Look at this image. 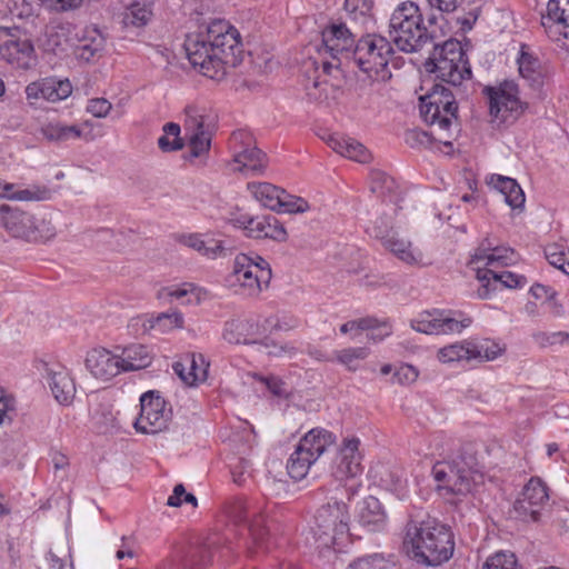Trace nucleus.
<instances>
[{
	"label": "nucleus",
	"mask_w": 569,
	"mask_h": 569,
	"mask_svg": "<svg viewBox=\"0 0 569 569\" xmlns=\"http://www.w3.org/2000/svg\"><path fill=\"white\" fill-rule=\"evenodd\" d=\"M426 71L435 73L442 83H435L430 90L419 98L420 116L423 121L433 127L438 140L451 144L445 138L451 137V129L458 120L457 96L463 80L471 78V68L460 41L448 39L441 44L433 43V50L425 62Z\"/></svg>",
	"instance_id": "f257e3e1"
},
{
	"label": "nucleus",
	"mask_w": 569,
	"mask_h": 569,
	"mask_svg": "<svg viewBox=\"0 0 569 569\" xmlns=\"http://www.w3.org/2000/svg\"><path fill=\"white\" fill-rule=\"evenodd\" d=\"M190 19L199 28L184 40L190 63L210 79H223L229 69L242 61L240 32L228 20L213 17L203 2L190 11Z\"/></svg>",
	"instance_id": "f03ea898"
},
{
	"label": "nucleus",
	"mask_w": 569,
	"mask_h": 569,
	"mask_svg": "<svg viewBox=\"0 0 569 569\" xmlns=\"http://www.w3.org/2000/svg\"><path fill=\"white\" fill-rule=\"evenodd\" d=\"M402 550L417 565L438 567L453 555V533L450 527L435 518L409 520L405 527Z\"/></svg>",
	"instance_id": "7ed1b4c3"
},
{
	"label": "nucleus",
	"mask_w": 569,
	"mask_h": 569,
	"mask_svg": "<svg viewBox=\"0 0 569 569\" xmlns=\"http://www.w3.org/2000/svg\"><path fill=\"white\" fill-rule=\"evenodd\" d=\"M432 476L439 490L457 496L473 495L485 483V473L478 460L475 443L466 442L446 459L432 467Z\"/></svg>",
	"instance_id": "20e7f679"
},
{
	"label": "nucleus",
	"mask_w": 569,
	"mask_h": 569,
	"mask_svg": "<svg viewBox=\"0 0 569 569\" xmlns=\"http://www.w3.org/2000/svg\"><path fill=\"white\" fill-rule=\"evenodd\" d=\"M345 497L336 489V495L317 509L310 528L312 541L308 542L328 562L336 558L337 551L349 538L350 513Z\"/></svg>",
	"instance_id": "39448f33"
},
{
	"label": "nucleus",
	"mask_w": 569,
	"mask_h": 569,
	"mask_svg": "<svg viewBox=\"0 0 569 569\" xmlns=\"http://www.w3.org/2000/svg\"><path fill=\"white\" fill-rule=\"evenodd\" d=\"M389 38L393 49L413 53L433 42V36L423 26V12L417 2H400L391 14Z\"/></svg>",
	"instance_id": "423d86ee"
},
{
	"label": "nucleus",
	"mask_w": 569,
	"mask_h": 569,
	"mask_svg": "<svg viewBox=\"0 0 569 569\" xmlns=\"http://www.w3.org/2000/svg\"><path fill=\"white\" fill-rule=\"evenodd\" d=\"M271 278L270 264L261 256L254 252L238 253L228 282L242 288L247 296H257L263 287H268Z\"/></svg>",
	"instance_id": "0eeeda50"
},
{
	"label": "nucleus",
	"mask_w": 569,
	"mask_h": 569,
	"mask_svg": "<svg viewBox=\"0 0 569 569\" xmlns=\"http://www.w3.org/2000/svg\"><path fill=\"white\" fill-rule=\"evenodd\" d=\"M393 53L395 49L386 37L367 34L356 42L350 60L365 73L385 77Z\"/></svg>",
	"instance_id": "6e6552de"
},
{
	"label": "nucleus",
	"mask_w": 569,
	"mask_h": 569,
	"mask_svg": "<svg viewBox=\"0 0 569 569\" xmlns=\"http://www.w3.org/2000/svg\"><path fill=\"white\" fill-rule=\"evenodd\" d=\"M482 93L489 101L490 116L500 123L515 121L529 108L519 97V86L513 80H505L495 87H485Z\"/></svg>",
	"instance_id": "1a4fd4ad"
},
{
	"label": "nucleus",
	"mask_w": 569,
	"mask_h": 569,
	"mask_svg": "<svg viewBox=\"0 0 569 569\" xmlns=\"http://www.w3.org/2000/svg\"><path fill=\"white\" fill-rule=\"evenodd\" d=\"M359 443L358 438L345 439L332 470L335 479L342 483L341 488L337 487V489L346 495L348 501L358 495L362 487L359 478L363 471L358 451Z\"/></svg>",
	"instance_id": "9d476101"
},
{
	"label": "nucleus",
	"mask_w": 569,
	"mask_h": 569,
	"mask_svg": "<svg viewBox=\"0 0 569 569\" xmlns=\"http://www.w3.org/2000/svg\"><path fill=\"white\" fill-rule=\"evenodd\" d=\"M230 150L233 154V162L238 164L234 170L262 173L267 167V154L256 147L250 132L246 130L233 131L229 140Z\"/></svg>",
	"instance_id": "9b49d317"
},
{
	"label": "nucleus",
	"mask_w": 569,
	"mask_h": 569,
	"mask_svg": "<svg viewBox=\"0 0 569 569\" xmlns=\"http://www.w3.org/2000/svg\"><path fill=\"white\" fill-rule=\"evenodd\" d=\"M171 410L166 409V401L159 391L150 390L140 397V415L134 421L138 432L154 435L168 428Z\"/></svg>",
	"instance_id": "f8f14e48"
},
{
	"label": "nucleus",
	"mask_w": 569,
	"mask_h": 569,
	"mask_svg": "<svg viewBox=\"0 0 569 569\" xmlns=\"http://www.w3.org/2000/svg\"><path fill=\"white\" fill-rule=\"evenodd\" d=\"M0 57L17 69H30L36 61L33 43L20 38L17 28L0 27Z\"/></svg>",
	"instance_id": "ddd939ff"
},
{
	"label": "nucleus",
	"mask_w": 569,
	"mask_h": 569,
	"mask_svg": "<svg viewBox=\"0 0 569 569\" xmlns=\"http://www.w3.org/2000/svg\"><path fill=\"white\" fill-rule=\"evenodd\" d=\"M229 515L236 522L243 523L249 529L252 540L259 548L263 547L269 531L260 507L243 497H238L231 502Z\"/></svg>",
	"instance_id": "4468645a"
},
{
	"label": "nucleus",
	"mask_w": 569,
	"mask_h": 569,
	"mask_svg": "<svg viewBox=\"0 0 569 569\" xmlns=\"http://www.w3.org/2000/svg\"><path fill=\"white\" fill-rule=\"evenodd\" d=\"M355 39L346 23L340 21L329 22L321 31V54H329L331 59L339 60L341 58L350 60Z\"/></svg>",
	"instance_id": "2eb2a0df"
},
{
	"label": "nucleus",
	"mask_w": 569,
	"mask_h": 569,
	"mask_svg": "<svg viewBox=\"0 0 569 569\" xmlns=\"http://www.w3.org/2000/svg\"><path fill=\"white\" fill-rule=\"evenodd\" d=\"M549 500L548 488L539 478H531L513 505L516 518L522 521L540 520L541 508Z\"/></svg>",
	"instance_id": "dca6fc26"
},
{
	"label": "nucleus",
	"mask_w": 569,
	"mask_h": 569,
	"mask_svg": "<svg viewBox=\"0 0 569 569\" xmlns=\"http://www.w3.org/2000/svg\"><path fill=\"white\" fill-rule=\"evenodd\" d=\"M471 323L470 318L461 320L453 317L451 310H438L422 312L419 318L412 321V328L427 335H441L461 332Z\"/></svg>",
	"instance_id": "f3484780"
},
{
	"label": "nucleus",
	"mask_w": 569,
	"mask_h": 569,
	"mask_svg": "<svg viewBox=\"0 0 569 569\" xmlns=\"http://www.w3.org/2000/svg\"><path fill=\"white\" fill-rule=\"evenodd\" d=\"M72 93V84L69 79L49 77L29 83L26 87L28 100L43 99L49 102H58L67 99Z\"/></svg>",
	"instance_id": "a211bd4d"
},
{
	"label": "nucleus",
	"mask_w": 569,
	"mask_h": 569,
	"mask_svg": "<svg viewBox=\"0 0 569 569\" xmlns=\"http://www.w3.org/2000/svg\"><path fill=\"white\" fill-rule=\"evenodd\" d=\"M87 370L97 379L110 380L121 372L118 355L104 348L92 349L86 357Z\"/></svg>",
	"instance_id": "6ab92c4d"
},
{
	"label": "nucleus",
	"mask_w": 569,
	"mask_h": 569,
	"mask_svg": "<svg viewBox=\"0 0 569 569\" xmlns=\"http://www.w3.org/2000/svg\"><path fill=\"white\" fill-rule=\"evenodd\" d=\"M477 279L482 284V289L478 291V296L481 299H487L490 291L497 289L498 283H500L501 287L510 289L521 288L527 283V279L523 276L510 271L496 272L488 268H477Z\"/></svg>",
	"instance_id": "aec40b11"
},
{
	"label": "nucleus",
	"mask_w": 569,
	"mask_h": 569,
	"mask_svg": "<svg viewBox=\"0 0 569 569\" xmlns=\"http://www.w3.org/2000/svg\"><path fill=\"white\" fill-rule=\"evenodd\" d=\"M0 221L9 233L27 241L32 237L34 217L17 207L2 204L0 207Z\"/></svg>",
	"instance_id": "412c9836"
},
{
	"label": "nucleus",
	"mask_w": 569,
	"mask_h": 569,
	"mask_svg": "<svg viewBox=\"0 0 569 569\" xmlns=\"http://www.w3.org/2000/svg\"><path fill=\"white\" fill-rule=\"evenodd\" d=\"M260 329L252 319H232L224 323L222 338L229 343H253Z\"/></svg>",
	"instance_id": "4be33fe9"
},
{
	"label": "nucleus",
	"mask_w": 569,
	"mask_h": 569,
	"mask_svg": "<svg viewBox=\"0 0 569 569\" xmlns=\"http://www.w3.org/2000/svg\"><path fill=\"white\" fill-rule=\"evenodd\" d=\"M357 519L368 531H379L385 526L386 513L380 501L369 496L359 503Z\"/></svg>",
	"instance_id": "5701e85b"
},
{
	"label": "nucleus",
	"mask_w": 569,
	"mask_h": 569,
	"mask_svg": "<svg viewBox=\"0 0 569 569\" xmlns=\"http://www.w3.org/2000/svg\"><path fill=\"white\" fill-rule=\"evenodd\" d=\"M517 63L520 76L527 80L532 89L540 90L545 83L541 64L538 58L528 51L526 44L521 46Z\"/></svg>",
	"instance_id": "b1692460"
},
{
	"label": "nucleus",
	"mask_w": 569,
	"mask_h": 569,
	"mask_svg": "<svg viewBox=\"0 0 569 569\" xmlns=\"http://www.w3.org/2000/svg\"><path fill=\"white\" fill-rule=\"evenodd\" d=\"M49 386L54 399L61 405H70L76 396V383L66 368L49 371Z\"/></svg>",
	"instance_id": "393cba45"
},
{
	"label": "nucleus",
	"mask_w": 569,
	"mask_h": 569,
	"mask_svg": "<svg viewBox=\"0 0 569 569\" xmlns=\"http://www.w3.org/2000/svg\"><path fill=\"white\" fill-rule=\"evenodd\" d=\"M251 224L253 226L250 228V238L252 239H271L278 242L287 240V231L274 216L256 217V221Z\"/></svg>",
	"instance_id": "a878e982"
},
{
	"label": "nucleus",
	"mask_w": 569,
	"mask_h": 569,
	"mask_svg": "<svg viewBox=\"0 0 569 569\" xmlns=\"http://www.w3.org/2000/svg\"><path fill=\"white\" fill-rule=\"evenodd\" d=\"M121 371H136L149 367L152 362V355L143 345H130L121 349L118 355Z\"/></svg>",
	"instance_id": "bb28decb"
},
{
	"label": "nucleus",
	"mask_w": 569,
	"mask_h": 569,
	"mask_svg": "<svg viewBox=\"0 0 569 569\" xmlns=\"http://www.w3.org/2000/svg\"><path fill=\"white\" fill-rule=\"evenodd\" d=\"M491 184L502 197L507 204L512 209L522 208L525 204V193L519 183L509 177L492 174L489 180Z\"/></svg>",
	"instance_id": "cd10ccee"
},
{
	"label": "nucleus",
	"mask_w": 569,
	"mask_h": 569,
	"mask_svg": "<svg viewBox=\"0 0 569 569\" xmlns=\"http://www.w3.org/2000/svg\"><path fill=\"white\" fill-rule=\"evenodd\" d=\"M248 189L254 199L264 208L272 211H279L282 204V197H287V192L269 182H251Z\"/></svg>",
	"instance_id": "c85d7f7f"
},
{
	"label": "nucleus",
	"mask_w": 569,
	"mask_h": 569,
	"mask_svg": "<svg viewBox=\"0 0 569 569\" xmlns=\"http://www.w3.org/2000/svg\"><path fill=\"white\" fill-rule=\"evenodd\" d=\"M335 441L336 437L332 432L322 428H313L299 441L298 447L307 453H312L317 460Z\"/></svg>",
	"instance_id": "c756f323"
},
{
	"label": "nucleus",
	"mask_w": 569,
	"mask_h": 569,
	"mask_svg": "<svg viewBox=\"0 0 569 569\" xmlns=\"http://www.w3.org/2000/svg\"><path fill=\"white\" fill-rule=\"evenodd\" d=\"M329 146L337 153L358 162L365 163L370 158V153L366 147L350 137H331L329 140Z\"/></svg>",
	"instance_id": "7c9ffc66"
},
{
	"label": "nucleus",
	"mask_w": 569,
	"mask_h": 569,
	"mask_svg": "<svg viewBox=\"0 0 569 569\" xmlns=\"http://www.w3.org/2000/svg\"><path fill=\"white\" fill-rule=\"evenodd\" d=\"M179 242L210 259L217 258L223 251V247L220 241L214 239L204 241L198 233L181 234L179 237Z\"/></svg>",
	"instance_id": "2f4dec72"
},
{
	"label": "nucleus",
	"mask_w": 569,
	"mask_h": 569,
	"mask_svg": "<svg viewBox=\"0 0 569 569\" xmlns=\"http://www.w3.org/2000/svg\"><path fill=\"white\" fill-rule=\"evenodd\" d=\"M382 246L391 251L398 259L408 263H418L421 259V253H416L411 249V242L398 237V233L393 231L383 242Z\"/></svg>",
	"instance_id": "473e14b6"
},
{
	"label": "nucleus",
	"mask_w": 569,
	"mask_h": 569,
	"mask_svg": "<svg viewBox=\"0 0 569 569\" xmlns=\"http://www.w3.org/2000/svg\"><path fill=\"white\" fill-rule=\"evenodd\" d=\"M152 16L150 2H131L121 13V23L124 28L144 27Z\"/></svg>",
	"instance_id": "72a5a7b5"
},
{
	"label": "nucleus",
	"mask_w": 569,
	"mask_h": 569,
	"mask_svg": "<svg viewBox=\"0 0 569 569\" xmlns=\"http://www.w3.org/2000/svg\"><path fill=\"white\" fill-rule=\"evenodd\" d=\"M163 134L158 138V147L162 152L180 151L184 148L181 128L176 122H167L162 127Z\"/></svg>",
	"instance_id": "f704fd0d"
},
{
	"label": "nucleus",
	"mask_w": 569,
	"mask_h": 569,
	"mask_svg": "<svg viewBox=\"0 0 569 569\" xmlns=\"http://www.w3.org/2000/svg\"><path fill=\"white\" fill-rule=\"evenodd\" d=\"M316 461L312 453H307L297 446L296 450L291 453L287 469L289 476L295 480H301L308 473L310 466Z\"/></svg>",
	"instance_id": "c9c22d12"
},
{
	"label": "nucleus",
	"mask_w": 569,
	"mask_h": 569,
	"mask_svg": "<svg viewBox=\"0 0 569 569\" xmlns=\"http://www.w3.org/2000/svg\"><path fill=\"white\" fill-rule=\"evenodd\" d=\"M42 136L52 142H66L78 139L81 136V129L76 126H67L59 122L48 123L41 128Z\"/></svg>",
	"instance_id": "e433bc0d"
},
{
	"label": "nucleus",
	"mask_w": 569,
	"mask_h": 569,
	"mask_svg": "<svg viewBox=\"0 0 569 569\" xmlns=\"http://www.w3.org/2000/svg\"><path fill=\"white\" fill-rule=\"evenodd\" d=\"M468 346L471 360H478L480 362L492 361L503 351V349L498 343L489 339L469 341Z\"/></svg>",
	"instance_id": "4c0bfd02"
},
{
	"label": "nucleus",
	"mask_w": 569,
	"mask_h": 569,
	"mask_svg": "<svg viewBox=\"0 0 569 569\" xmlns=\"http://www.w3.org/2000/svg\"><path fill=\"white\" fill-rule=\"evenodd\" d=\"M370 189L373 193L390 202L396 201L395 194L398 186L395 179L382 171H375L371 174Z\"/></svg>",
	"instance_id": "58836bf2"
},
{
	"label": "nucleus",
	"mask_w": 569,
	"mask_h": 569,
	"mask_svg": "<svg viewBox=\"0 0 569 569\" xmlns=\"http://www.w3.org/2000/svg\"><path fill=\"white\" fill-rule=\"evenodd\" d=\"M469 341L452 343L441 348L438 351V359L443 363L455 362V361H471V356L469 351Z\"/></svg>",
	"instance_id": "ea45409f"
},
{
	"label": "nucleus",
	"mask_w": 569,
	"mask_h": 569,
	"mask_svg": "<svg viewBox=\"0 0 569 569\" xmlns=\"http://www.w3.org/2000/svg\"><path fill=\"white\" fill-rule=\"evenodd\" d=\"M347 569H397L396 565L387 560L382 555L375 553L359 558L350 563Z\"/></svg>",
	"instance_id": "a19ab883"
},
{
	"label": "nucleus",
	"mask_w": 569,
	"mask_h": 569,
	"mask_svg": "<svg viewBox=\"0 0 569 569\" xmlns=\"http://www.w3.org/2000/svg\"><path fill=\"white\" fill-rule=\"evenodd\" d=\"M560 2H547V13L541 16L542 26L569 27V17L565 14L566 9L559 7Z\"/></svg>",
	"instance_id": "79ce46f5"
},
{
	"label": "nucleus",
	"mask_w": 569,
	"mask_h": 569,
	"mask_svg": "<svg viewBox=\"0 0 569 569\" xmlns=\"http://www.w3.org/2000/svg\"><path fill=\"white\" fill-rule=\"evenodd\" d=\"M187 136L189 137L190 158H199L210 150L211 138L207 130Z\"/></svg>",
	"instance_id": "37998d69"
},
{
	"label": "nucleus",
	"mask_w": 569,
	"mask_h": 569,
	"mask_svg": "<svg viewBox=\"0 0 569 569\" xmlns=\"http://www.w3.org/2000/svg\"><path fill=\"white\" fill-rule=\"evenodd\" d=\"M183 128L186 134L196 133L198 131H204V116L201 110L194 106H188L184 109V122Z\"/></svg>",
	"instance_id": "c03bdc74"
},
{
	"label": "nucleus",
	"mask_w": 569,
	"mask_h": 569,
	"mask_svg": "<svg viewBox=\"0 0 569 569\" xmlns=\"http://www.w3.org/2000/svg\"><path fill=\"white\" fill-rule=\"evenodd\" d=\"M174 373L187 385L194 386L198 382L204 381L207 378V369L200 368L199 372H188L186 361H177L172 365Z\"/></svg>",
	"instance_id": "a18cd8bd"
},
{
	"label": "nucleus",
	"mask_w": 569,
	"mask_h": 569,
	"mask_svg": "<svg viewBox=\"0 0 569 569\" xmlns=\"http://www.w3.org/2000/svg\"><path fill=\"white\" fill-rule=\"evenodd\" d=\"M8 199L19 201H42L51 198V190L46 187H32L8 194Z\"/></svg>",
	"instance_id": "49530a36"
},
{
	"label": "nucleus",
	"mask_w": 569,
	"mask_h": 569,
	"mask_svg": "<svg viewBox=\"0 0 569 569\" xmlns=\"http://www.w3.org/2000/svg\"><path fill=\"white\" fill-rule=\"evenodd\" d=\"M370 237L379 239L381 243L393 232L392 221L389 216L377 218L370 227L367 228Z\"/></svg>",
	"instance_id": "de8ad7c7"
},
{
	"label": "nucleus",
	"mask_w": 569,
	"mask_h": 569,
	"mask_svg": "<svg viewBox=\"0 0 569 569\" xmlns=\"http://www.w3.org/2000/svg\"><path fill=\"white\" fill-rule=\"evenodd\" d=\"M482 569H516V557L509 552H497L487 559Z\"/></svg>",
	"instance_id": "09e8293b"
},
{
	"label": "nucleus",
	"mask_w": 569,
	"mask_h": 569,
	"mask_svg": "<svg viewBox=\"0 0 569 569\" xmlns=\"http://www.w3.org/2000/svg\"><path fill=\"white\" fill-rule=\"evenodd\" d=\"M367 356L368 349L365 347L347 348L337 352V360L349 369L355 370L353 362L365 359Z\"/></svg>",
	"instance_id": "8fccbe9b"
},
{
	"label": "nucleus",
	"mask_w": 569,
	"mask_h": 569,
	"mask_svg": "<svg viewBox=\"0 0 569 569\" xmlns=\"http://www.w3.org/2000/svg\"><path fill=\"white\" fill-rule=\"evenodd\" d=\"M31 231L33 233L29 241H47L56 236V228L52 226L51 221H47L46 219H34Z\"/></svg>",
	"instance_id": "3c124183"
},
{
	"label": "nucleus",
	"mask_w": 569,
	"mask_h": 569,
	"mask_svg": "<svg viewBox=\"0 0 569 569\" xmlns=\"http://www.w3.org/2000/svg\"><path fill=\"white\" fill-rule=\"evenodd\" d=\"M67 42L68 40L63 34L57 31H48L42 47L46 51L58 54L66 49Z\"/></svg>",
	"instance_id": "603ef678"
},
{
	"label": "nucleus",
	"mask_w": 569,
	"mask_h": 569,
	"mask_svg": "<svg viewBox=\"0 0 569 569\" xmlns=\"http://www.w3.org/2000/svg\"><path fill=\"white\" fill-rule=\"evenodd\" d=\"M183 323V318L179 312H163L160 313L157 318L152 327H159L160 330H171L173 328H179Z\"/></svg>",
	"instance_id": "864d4df0"
},
{
	"label": "nucleus",
	"mask_w": 569,
	"mask_h": 569,
	"mask_svg": "<svg viewBox=\"0 0 569 569\" xmlns=\"http://www.w3.org/2000/svg\"><path fill=\"white\" fill-rule=\"evenodd\" d=\"M532 337L536 343H538L541 348H546L557 343H563L565 341L569 340V335L561 331L552 333L537 332L533 333Z\"/></svg>",
	"instance_id": "5fc2aeb1"
},
{
	"label": "nucleus",
	"mask_w": 569,
	"mask_h": 569,
	"mask_svg": "<svg viewBox=\"0 0 569 569\" xmlns=\"http://www.w3.org/2000/svg\"><path fill=\"white\" fill-rule=\"evenodd\" d=\"M212 550L209 547H202L196 550L188 561L190 569H203L212 561Z\"/></svg>",
	"instance_id": "6e6d98bb"
},
{
	"label": "nucleus",
	"mask_w": 569,
	"mask_h": 569,
	"mask_svg": "<svg viewBox=\"0 0 569 569\" xmlns=\"http://www.w3.org/2000/svg\"><path fill=\"white\" fill-rule=\"evenodd\" d=\"M515 251L511 248L496 247L492 249V252H490L487 266H492L496 262L507 266L515 261Z\"/></svg>",
	"instance_id": "4d7b16f0"
},
{
	"label": "nucleus",
	"mask_w": 569,
	"mask_h": 569,
	"mask_svg": "<svg viewBox=\"0 0 569 569\" xmlns=\"http://www.w3.org/2000/svg\"><path fill=\"white\" fill-rule=\"evenodd\" d=\"M309 209L308 202L302 198H296L287 193L282 197V204L279 211L288 213L305 212Z\"/></svg>",
	"instance_id": "13d9d810"
},
{
	"label": "nucleus",
	"mask_w": 569,
	"mask_h": 569,
	"mask_svg": "<svg viewBox=\"0 0 569 569\" xmlns=\"http://www.w3.org/2000/svg\"><path fill=\"white\" fill-rule=\"evenodd\" d=\"M104 42V37L98 33L97 37L92 38L90 43H84L80 47V57L89 60L103 50Z\"/></svg>",
	"instance_id": "bf43d9fd"
},
{
	"label": "nucleus",
	"mask_w": 569,
	"mask_h": 569,
	"mask_svg": "<svg viewBox=\"0 0 569 569\" xmlns=\"http://www.w3.org/2000/svg\"><path fill=\"white\" fill-rule=\"evenodd\" d=\"M112 104L104 98H93L88 101L87 111L96 118H104L108 116Z\"/></svg>",
	"instance_id": "052dcab7"
},
{
	"label": "nucleus",
	"mask_w": 569,
	"mask_h": 569,
	"mask_svg": "<svg viewBox=\"0 0 569 569\" xmlns=\"http://www.w3.org/2000/svg\"><path fill=\"white\" fill-rule=\"evenodd\" d=\"M530 293L536 298V299H545L547 302H549L552 308L556 309V312L559 313L560 311L558 310V305L557 302L555 301V297L557 295V292L550 288V287H547V286H543L541 283H536L533 284L531 288H530Z\"/></svg>",
	"instance_id": "680f3d73"
},
{
	"label": "nucleus",
	"mask_w": 569,
	"mask_h": 569,
	"mask_svg": "<svg viewBox=\"0 0 569 569\" xmlns=\"http://www.w3.org/2000/svg\"><path fill=\"white\" fill-rule=\"evenodd\" d=\"M377 323V319L373 318H361L358 320L348 321L340 327L341 333H348L350 331H365L369 329H375Z\"/></svg>",
	"instance_id": "e2e57ef3"
},
{
	"label": "nucleus",
	"mask_w": 569,
	"mask_h": 569,
	"mask_svg": "<svg viewBox=\"0 0 569 569\" xmlns=\"http://www.w3.org/2000/svg\"><path fill=\"white\" fill-rule=\"evenodd\" d=\"M405 140L411 148H416L430 144L431 136L426 131L413 129L406 131Z\"/></svg>",
	"instance_id": "0e129e2a"
},
{
	"label": "nucleus",
	"mask_w": 569,
	"mask_h": 569,
	"mask_svg": "<svg viewBox=\"0 0 569 569\" xmlns=\"http://www.w3.org/2000/svg\"><path fill=\"white\" fill-rule=\"evenodd\" d=\"M545 254L549 263L561 271L566 269L567 260L563 251H558L557 244H550L546 248Z\"/></svg>",
	"instance_id": "69168bd1"
},
{
	"label": "nucleus",
	"mask_w": 569,
	"mask_h": 569,
	"mask_svg": "<svg viewBox=\"0 0 569 569\" xmlns=\"http://www.w3.org/2000/svg\"><path fill=\"white\" fill-rule=\"evenodd\" d=\"M190 293H193V288L191 284H189L188 287L184 286L182 288L169 287V288H163L159 292V298H161V299L171 298V299L182 300L186 297H188Z\"/></svg>",
	"instance_id": "338daca9"
},
{
	"label": "nucleus",
	"mask_w": 569,
	"mask_h": 569,
	"mask_svg": "<svg viewBox=\"0 0 569 569\" xmlns=\"http://www.w3.org/2000/svg\"><path fill=\"white\" fill-rule=\"evenodd\" d=\"M13 6L10 8V13L12 18H18L20 20L29 19L33 17V8L31 2H12Z\"/></svg>",
	"instance_id": "774afa93"
}]
</instances>
